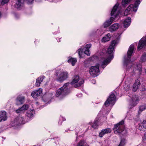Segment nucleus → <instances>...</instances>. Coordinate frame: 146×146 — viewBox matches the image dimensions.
Returning <instances> with one entry per match:
<instances>
[{"instance_id":"72a5a7b5","label":"nucleus","mask_w":146,"mask_h":146,"mask_svg":"<svg viewBox=\"0 0 146 146\" xmlns=\"http://www.w3.org/2000/svg\"><path fill=\"white\" fill-rule=\"evenodd\" d=\"M125 144V140L124 139H122L120 141L119 144L118 146H124Z\"/></svg>"},{"instance_id":"a19ab883","label":"nucleus","mask_w":146,"mask_h":146,"mask_svg":"<svg viewBox=\"0 0 146 146\" xmlns=\"http://www.w3.org/2000/svg\"><path fill=\"white\" fill-rule=\"evenodd\" d=\"M130 115V114L129 113H128L127 114V115L126 117L128 119H132V118H133V116H131V117H129V115Z\"/></svg>"},{"instance_id":"6e6552de","label":"nucleus","mask_w":146,"mask_h":146,"mask_svg":"<svg viewBox=\"0 0 146 146\" xmlns=\"http://www.w3.org/2000/svg\"><path fill=\"white\" fill-rule=\"evenodd\" d=\"M116 100V97L114 94H112L110 95L109 98L107 99L104 104V105L106 107H108L110 104L113 106L115 103Z\"/></svg>"},{"instance_id":"bb28decb","label":"nucleus","mask_w":146,"mask_h":146,"mask_svg":"<svg viewBox=\"0 0 146 146\" xmlns=\"http://www.w3.org/2000/svg\"><path fill=\"white\" fill-rule=\"evenodd\" d=\"M69 63H71L73 66H74L77 62V60L76 58H70L68 61Z\"/></svg>"},{"instance_id":"4c0bfd02","label":"nucleus","mask_w":146,"mask_h":146,"mask_svg":"<svg viewBox=\"0 0 146 146\" xmlns=\"http://www.w3.org/2000/svg\"><path fill=\"white\" fill-rule=\"evenodd\" d=\"M79 55L81 56L82 55V53H83V49L82 48H79L78 50Z\"/></svg>"},{"instance_id":"ddd939ff","label":"nucleus","mask_w":146,"mask_h":146,"mask_svg":"<svg viewBox=\"0 0 146 146\" xmlns=\"http://www.w3.org/2000/svg\"><path fill=\"white\" fill-rule=\"evenodd\" d=\"M146 45V37L142 38L139 41L137 47V50H139Z\"/></svg>"},{"instance_id":"6ab92c4d","label":"nucleus","mask_w":146,"mask_h":146,"mask_svg":"<svg viewBox=\"0 0 146 146\" xmlns=\"http://www.w3.org/2000/svg\"><path fill=\"white\" fill-rule=\"evenodd\" d=\"M15 3V8L18 9H19L21 8L23 3V0H14Z\"/></svg>"},{"instance_id":"7c9ffc66","label":"nucleus","mask_w":146,"mask_h":146,"mask_svg":"<svg viewBox=\"0 0 146 146\" xmlns=\"http://www.w3.org/2000/svg\"><path fill=\"white\" fill-rule=\"evenodd\" d=\"M141 60L142 62L146 61V53H144L142 55Z\"/></svg>"},{"instance_id":"37998d69","label":"nucleus","mask_w":146,"mask_h":146,"mask_svg":"<svg viewBox=\"0 0 146 146\" xmlns=\"http://www.w3.org/2000/svg\"><path fill=\"white\" fill-rule=\"evenodd\" d=\"M95 80H92V82L94 83H94L95 82Z\"/></svg>"},{"instance_id":"7ed1b4c3","label":"nucleus","mask_w":146,"mask_h":146,"mask_svg":"<svg viewBox=\"0 0 146 146\" xmlns=\"http://www.w3.org/2000/svg\"><path fill=\"white\" fill-rule=\"evenodd\" d=\"M124 123V121L122 120L118 123L115 125L113 129L114 133L118 135H122L123 136L127 134V132L125 128Z\"/></svg>"},{"instance_id":"f03ea898","label":"nucleus","mask_w":146,"mask_h":146,"mask_svg":"<svg viewBox=\"0 0 146 146\" xmlns=\"http://www.w3.org/2000/svg\"><path fill=\"white\" fill-rule=\"evenodd\" d=\"M119 5V4L117 3L113 7L111 12V16H114V18L112 17L108 20L106 21L104 24V27L106 28L109 26L112 23L114 19L117 18L118 16L121 13V11L117 10Z\"/></svg>"},{"instance_id":"1a4fd4ad","label":"nucleus","mask_w":146,"mask_h":146,"mask_svg":"<svg viewBox=\"0 0 146 146\" xmlns=\"http://www.w3.org/2000/svg\"><path fill=\"white\" fill-rule=\"evenodd\" d=\"M84 82V80L83 79H79V76H76L74 77L73 80L70 83L72 84L76 83L74 86L76 88L81 86Z\"/></svg>"},{"instance_id":"9d476101","label":"nucleus","mask_w":146,"mask_h":146,"mask_svg":"<svg viewBox=\"0 0 146 146\" xmlns=\"http://www.w3.org/2000/svg\"><path fill=\"white\" fill-rule=\"evenodd\" d=\"M99 64H98L95 66H92L90 68L89 72L90 75L93 77L97 76V74L100 72Z\"/></svg>"},{"instance_id":"b1692460","label":"nucleus","mask_w":146,"mask_h":146,"mask_svg":"<svg viewBox=\"0 0 146 146\" xmlns=\"http://www.w3.org/2000/svg\"><path fill=\"white\" fill-rule=\"evenodd\" d=\"M131 22V19L130 17H128L124 21V26L126 27H128Z\"/></svg>"},{"instance_id":"473e14b6","label":"nucleus","mask_w":146,"mask_h":146,"mask_svg":"<svg viewBox=\"0 0 146 146\" xmlns=\"http://www.w3.org/2000/svg\"><path fill=\"white\" fill-rule=\"evenodd\" d=\"M131 0H122V5L123 6H124L126 4H128L130 1Z\"/></svg>"},{"instance_id":"e433bc0d","label":"nucleus","mask_w":146,"mask_h":146,"mask_svg":"<svg viewBox=\"0 0 146 146\" xmlns=\"http://www.w3.org/2000/svg\"><path fill=\"white\" fill-rule=\"evenodd\" d=\"M91 45H92L91 44H86L85 47L86 48V49L89 50V48L91 47Z\"/></svg>"},{"instance_id":"a211bd4d","label":"nucleus","mask_w":146,"mask_h":146,"mask_svg":"<svg viewBox=\"0 0 146 146\" xmlns=\"http://www.w3.org/2000/svg\"><path fill=\"white\" fill-rule=\"evenodd\" d=\"M25 100V98L23 96H19L16 99L17 105H19L23 104Z\"/></svg>"},{"instance_id":"5701e85b","label":"nucleus","mask_w":146,"mask_h":146,"mask_svg":"<svg viewBox=\"0 0 146 146\" xmlns=\"http://www.w3.org/2000/svg\"><path fill=\"white\" fill-rule=\"evenodd\" d=\"M29 106L28 104H25L21 108L16 110V111L17 113H21L22 111L27 110Z\"/></svg>"},{"instance_id":"4468645a","label":"nucleus","mask_w":146,"mask_h":146,"mask_svg":"<svg viewBox=\"0 0 146 146\" xmlns=\"http://www.w3.org/2000/svg\"><path fill=\"white\" fill-rule=\"evenodd\" d=\"M42 89L39 88L38 90L33 92L31 94V96L34 98L42 95Z\"/></svg>"},{"instance_id":"393cba45","label":"nucleus","mask_w":146,"mask_h":146,"mask_svg":"<svg viewBox=\"0 0 146 146\" xmlns=\"http://www.w3.org/2000/svg\"><path fill=\"white\" fill-rule=\"evenodd\" d=\"M44 78V76H43L42 77H40L37 78L36 80V85L37 86H39L41 83L42 81Z\"/></svg>"},{"instance_id":"20e7f679","label":"nucleus","mask_w":146,"mask_h":146,"mask_svg":"<svg viewBox=\"0 0 146 146\" xmlns=\"http://www.w3.org/2000/svg\"><path fill=\"white\" fill-rule=\"evenodd\" d=\"M69 84V82L66 83L62 87L58 89L56 92V96L60 98L65 96L69 92L67 89Z\"/></svg>"},{"instance_id":"9b49d317","label":"nucleus","mask_w":146,"mask_h":146,"mask_svg":"<svg viewBox=\"0 0 146 146\" xmlns=\"http://www.w3.org/2000/svg\"><path fill=\"white\" fill-rule=\"evenodd\" d=\"M15 126L25 123V119L21 115L16 118L13 122Z\"/></svg>"},{"instance_id":"49530a36","label":"nucleus","mask_w":146,"mask_h":146,"mask_svg":"<svg viewBox=\"0 0 146 146\" xmlns=\"http://www.w3.org/2000/svg\"><path fill=\"white\" fill-rule=\"evenodd\" d=\"M145 72L146 73V70H145Z\"/></svg>"},{"instance_id":"aec40b11","label":"nucleus","mask_w":146,"mask_h":146,"mask_svg":"<svg viewBox=\"0 0 146 146\" xmlns=\"http://www.w3.org/2000/svg\"><path fill=\"white\" fill-rule=\"evenodd\" d=\"M140 81L138 79L135 80V83L133 84V90L135 92L138 89L139 86H140Z\"/></svg>"},{"instance_id":"39448f33","label":"nucleus","mask_w":146,"mask_h":146,"mask_svg":"<svg viewBox=\"0 0 146 146\" xmlns=\"http://www.w3.org/2000/svg\"><path fill=\"white\" fill-rule=\"evenodd\" d=\"M55 75L57 77L56 80L60 82H62L68 78V72L66 71L61 72L60 70H56L55 72Z\"/></svg>"},{"instance_id":"f8f14e48","label":"nucleus","mask_w":146,"mask_h":146,"mask_svg":"<svg viewBox=\"0 0 146 146\" xmlns=\"http://www.w3.org/2000/svg\"><path fill=\"white\" fill-rule=\"evenodd\" d=\"M126 70L127 71L129 72V73L131 72L133 70V71H134L135 70V71L136 70L138 71V73L139 74H141L142 72L141 66L140 64L137 65H136L135 69H134L133 66H131V67L129 68V67L127 68Z\"/></svg>"},{"instance_id":"2eb2a0df","label":"nucleus","mask_w":146,"mask_h":146,"mask_svg":"<svg viewBox=\"0 0 146 146\" xmlns=\"http://www.w3.org/2000/svg\"><path fill=\"white\" fill-rule=\"evenodd\" d=\"M111 131L110 128H106L102 130L99 133V136L102 137L105 134L110 133Z\"/></svg>"},{"instance_id":"423d86ee","label":"nucleus","mask_w":146,"mask_h":146,"mask_svg":"<svg viewBox=\"0 0 146 146\" xmlns=\"http://www.w3.org/2000/svg\"><path fill=\"white\" fill-rule=\"evenodd\" d=\"M141 0H136L134 4H131L125 10L124 14L125 16L129 14V12L131 11L136 12L137 10L138 7L141 2Z\"/></svg>"},{"instance_id":"c9c22d12","label":"nucleus","mask_w":146,"mask_h":146,"mask_svg":"<svg viewBox=\"0 0 146 146\" xmlns=\"http://www.w3.org/2000/svg\"><path fill=\"white\" fill-rule=\"evenodd\" d=\"M34 0H24V1L28 4H32Z\"/></svg>"},{"instance_id":"412c9836","label":"nucleus","mask_w":146,"mask_h":146,"mask_svg":"<svg viewBox=\"0 0 146 146\" xmlns=\"http://www.w3.org/2000/svg\"><path fill=\"white\" fill-rule=\"evenodd\" d=\"M119 27V24L118 23H115L112 25L110 28V31L112 32L117 29Z\"/></svg>"},{"instance_id":"c03bdc74","label":"nucleus","mask_w":146,"mask_h":146,"mask_svg":"<svg viewBox=\"0 0 146 146\" xmlns=\"http://www.w3.org/2000/svg\"><path fill=\"white\" fill-rule=\"evenodd\" d=\"M65 120V118H64V119H63V121H64Z\"/></svg>"},{"instance_id":"c85d7f7f","label":"nucleus","mask_w":146,"mask_h":146,"mask_svg":"<svg viewBox=\"0 0 146 146\" xmlns=\"http://www.w3.org/2000/svg\"><path fill=\"white\" fill-rule=\"evenodd\" d=\"M76 146H87L86 143L85 141L83 140H80L77 144Z\"/></svg>"},{"instance_id":"f257e3e1","label":"nucleus","mask_w":146,"mask_h":146,"mask_svg":"<svg viewBox=\"0 0 146 146\" xmlns=\"http://www.w3.org/2000/svg\"><path fill=\"white\" fill-rule=\"evenodd\" d=\"M118 42V41L117 40H112L111 42V44L109 47L108 49L107 53L106 52L105 49H103L102 51V53H103V54L106 52V54H109V57L107 58L104 59L102 63L101 67L103 69L110 62L111 59L113 58V56L110 54L113 52L114 49V46H116Z\"/></svg>"},{"instance_id":"c756f323","label":"nucleus","mask_w":146,"mask_h":146,"mask_svg":"<svg viewBox=\"0 0 146 146\" xmlns=\"http://www.w3.org/2000/svg\"><path fill=\"white\" fill-rule=\"evenodd\" d=\"M146 109V105H144L141 106L139 108V110L138 111L139 113H141L142 111L145 110Z\"/></svg>"},{"instance_id":"79ce46f5","label":"nucleus","mask_w":146,"mask_h":146,"mask_svg":"<svg viewBox=\"0 0 146 146\" xmlns=\"http://www.w3.org/2000/svg\"><path fill=\"white\" fill-rule=\"evenodd\" d=\"M143 140L144 141H146L145 142H146V132L144 134V136Z\"/></svg>"},{"instance_id":"f704fd0d","label":"nucleus","mask_w":146,"mask_h":146,"mask_svg":"<svg viewBox=\"0 0 146 146\" xmlns=\"http://www.w3.org/2000/svg\"><path fill=\"white\" fill-rule=\"evenodd\" d=\"M124 87L125 90L126 91L129 90L130 88V85L128 84H125L124 85Z\"/></svg>"},{"instance_id":"2f4dec72","label":"nucleus","mask_w":146,"mask_h":146,"mask_svg":"<svg viewBox=\"0 0 146 146\" xmlns=\"http://www.w3.org/2000/svg\"><path fill=\"white\" fill-rule=\"evenodd\" d=\"M98 120H95L93 123V124L92 125V127L94 129L97 128L98 126Z\"/></svg>"},{"instance_id":"a18cd8bd","label":"nucleus","mask_w":146,"mask_h":146,"mask_svg":"<svg viewBox=\"0 0 146 146\" xmlns=\"http://www.w3.org/2000/svg\"><path fill=\"white\" fill-rule=\"evenodd\" d=\"M89 124H90V125H91V123L90 122H89Z\"/></svg>"},{"instance_id":"dca6fc26","label":"nucleus","mask_w":146,"mask_h":146,"mask_svg":"<svg viewBox=\"0 0 146 146\" xmlns=\"http://www.w3.org/2000/svg\"><path fill=\"white\" fill-rule=\"evenodd\" d=\"M138 129L140 131H145L146 129V120H144L142 123L139 124Z\"/></svg>"},{"instance_id":"58836bf2","label":"nucleus","mask_w":146,"mask_h":146,"mask_svg":"<svg viewBox=\"0 0 146 146\" xmlns=\"http://www.w3.org/2000/svg\"><path fill=\"white\" fill-rule=\"evenodd\" d=\"M90 50H85V51L84 52V53L86 54L88 56H90V54L89 52Z\"/></svg>"},{"instance_id":"0eeeda50","label":"nucleus","mask_w":146,"mask_h":146,"mask_svg":"<svg viewBox=\"0 0 146 146\" xmlns=\"http://www.w3.org/2000/svg\"><path fill=\"white\" fill-rule=\"evenodd\" d=\"M134 46L133 45H131L128 49L127 52V58H124L123 64L127 66L131 63V58L133 53V52Z\"/></svg>"},{"instance_id":"ea45409f","label":"nucleus","mask_w":146,"mask_h":146,"mask_svg":"<svg viewBox=\"0 0 146 146\" xmlns=\"http://www.w3.org/2000/svg\"><path fill=\"white\" fill-rule=\"evenodd\" d=\"M9 0H2L1 3L3 5L5 4L9 1Z\"/></svg>"},{"instance_id":"4be33fe9","label":"nucleus","mask_w":146,"mask_h":146,"mask_svg":"<svg viewBox=\"0 0 146 146\" xmlns=\"http://www.w3.org/2000/svg\"><path fill=\"white\" fill-rule=\"evenodd\" d=\"M131 100L133 104L132 106H134L137 104L139 100L138 96L136 95L133 96L131 98Z\"/></svg>"},{"instance_id":"f3484780","label":"nucleus","mask_w":146,"mask_h":146,"mask_svg":"<svg viewBox=\"0 0 146 146\" xmlns=\"http://www.w3.org/2000/svg\"><path fill=\"white\" fill-rule=\"evenodd\" d=\"M6 113L5 111H2L0 112V122L4 121L7 119Z\"/></svg>"},{"instance_id":"cd10ccee","label":"nucleus","mask_w":146,"mask_h":146,"mask_svg":"<svg viewBox=\"0 0 146 146\" xmlns=\"http://www.w3.org/2000/svg\"><path fill=\"white\" fill-rule=\"evenodd\" d=\"M34 111L33 110H29L27 111V116L29 118H31L33 117V112Z\"/></svg>"},{"instance_id":"a878e982","label":"nucleus","mask_w":146,"mask_h":146,"mask_svg":"<svg viewBox=\"0 0 146 146\" xmlns=\"http://www.w3.org/2000/svg\"><path fill=\"white\" fill-rule=\"evenodd\" d=\"M110 33H108L104 37H103L102 39V41L104 42L108 41L110 40Z\"/></svg>"}]
</instances>
